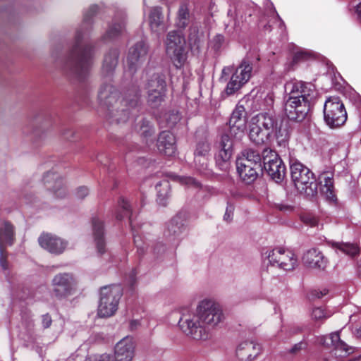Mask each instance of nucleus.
I'll list each match as a JSON object with an SVG mask.
<instances>
[{
	"label": "nucleus",
	"instance_id": "11",
	"mask_svg": "<svg viewBox=\"0 0 361 361\" xmlns=\"http://www.w3.org/2000/svg\"><path fill=\"white\" fill-rule=\"evenodd\" d=\"M264 259L271 266H276L285 271H292L298 266V259L290 250L276 247L263 253Z\"/></svg>",
	"mask_w": 361,
	"mask_h": 361
},
{
	"label": "nucleus",
	"instance_id": "59",
	"mask_svg": "<svg viewBox=\"0 0 361 361\" xmlns=\"http://www.w3.org/2000/svg\"><path fill=\"white\" fill-rule=\"evenodd\" d=\"M135 275L136 273L134 271L130 273L129 276V284L130 286H133V284L135 283Z\"/></svg>",
	"mask_w": 361,
	"mask_h": 361
},
{
	"label": "nucleus",
	"instance_id": "5",
	"mask_svg": "<svg viewBox=\"0 0 361 361\" xmlns=\"http://www.w3.org/2000/svg\"><path fill=\"white\" fill-rule=\"evenodd\" d=\"M289 164L291 180L298 191L307 197H315L319 183L314 173L297 159H290Z\"/></svg>",
	"mask_w": 361,
	"mask_h": 361
},
{
	"label": "nucleus",
	"instance_id": "52",
	"mask_svg": "<svg viewBox=\"0 0 361 361\" xmlns=\"http://www.w3.org/2000/svg\"><path fill=\"white\" fill-rule=\"evenodd\" d=\"M98 11V6L97 5H92L90 6V8L85 11L84 13V21L87 22L90 20V18L97 13Z\"/></svg>",
	"mask_w": 361,
	"mask_h": 361
},
{
	"label": "nucleus",
	"instance_id": "21",
	"mask_svg": "<svg viewBox=\"0 0 361 361\" xmlns=\"http://www.w3.org/2000/svg\"><path fill=\"white\" fill-rule=\"evenodd\" d=\"M207 37L202 27L193 23L189 27L188 41L192 52L200 53L204 46Z\"/></svg>",
	"mask_w": 361,
	"mask_h": 361
},
{
	"label": "nucleus",
	"instance_id": "17",
	"mask_svg": "<svg viewBox=\"0 0 361 361\" xmlns=\"http://www.w3.org/2000/svg\"><path fill=\"white\" fill-rule=\"evenodd\" d=\"M318 342L324 346H334L335 355L340 357L346 356L354 351L353 347L341 340L338 332L332 333L329 336H320L318 338Z\"/></svg>",
	"mask_w": 361,
	"mask_h": 361
},
{
	"label": "nucleus",
	"instance_id": "55",
	"mask_svg": "<svg viewBox=\"0 0 361 361\" xmlns=\"http://www.w3.org/2000/svg\"><path fill=\"white\" fill-rule=\"evenodd\" d=\"M89 194V190L85 186L79 187L76 192L75 195L78 199H83Z\"/></svg>",
	"mask_w": 361,
	"mask_h": 361
},
{
	"label": "nucleus",
	"instance_id": "3",
	"mask_svg": "<svg viewBox=\"0 0 361 361\" xmlns=\"http://www.w3.org/2000/svg\"><path fill=\"white\" fill-rule=\"evenodd\" d=\"M285 88L284 111L292 121L301 122L307 116L314 92V85L302 81L287 82Z\"/></svg>",
	"mask_w": 361,
	"mask_h": 361
},
{
	"label": "nucleus",
	"instance_id": "26",
	"mask_svg": "<svg viewBox=\"0 0 361 361\" xmlns=\"http://www.w3.org/2000/svg\"><path fill=\"white\" fill-rule=\"evenodd\" d=\"M157 146L160 153L168 156H173L176 151V138L172 133L168 130L159 133Z\"/></svg>",
	"mask_w": 361,
	"mask_h": 361
},
{
	"label": "nucleus",
	"instance_id": "60",
	"mask_svg": "<svg viewBox=\"0 0 361 361\" xmlns=\"http://www.w3.org/2000/svg\"><path fill=\"white\" fill-rule=\"evenodd\" d=\"M327 294V290H324L323 291H315L314 295L317 298H322L324 295Z\"/></svg>",
	"mask_w": 361,
	"mask_h": 361
},
{
	"label": "nucleus",
	"instance_id": "47",
	"mask_svg": "<svg viewBox=\"0 0 361 361\" xmlns=\"http://www.w3.org/2000/svg\"><path fill=\"white\" fill-rule=\"evenodd\" d=\"M85 361H112L111 356L108 353L92 354L89 355Z\"/></svg>",
	"mask_w": 361,
	"mask_h": 361
},
{
	"label": "nucleus",
	"instance_id": "62",
	"mask_svg": "<svg viewBox=\"0 0 361 361\" xmlns=\"http://www.w3.org/2000/svg\"><path fill=\"white\" fill-rule=\"evenodd\" d=\"M356 13L358 16V19L361 23V2L356 7Z\"/></svg>",
	"mask_w": 361,
	"mask_h": 361
},
{
	"label": "nucleus",
	"instance_id": "32",
	"mask_svg": "<svg viewBox=\"0 0 361 361\" xmlns=\"http://www.w3.org/2000/svg\"><path fill=\"white\" fill-rule=\"evenodd\" d=\"M118 51L117 49H111L104 55L102 73L104 77H110L113 75L115 68L118 64Z\"/></svg>",
	"mask_w": 361,
	"mask_h": 361
},
{
	"label": "nucleus",
	"instance_id": "36",
	"mask_svg": "<svg viewBox=\"0 0 361 361\" xmlns=\"http://www.w3.org/2000/svg\"><path fill=\"white\" fill-rule=\"evenodd\" d=\"M228 20L225 22V30L230 35L237 34L240 30V22L235 18V11L228 9Z\"/></svg>",
	"mask_w": 361,
	"mask_h": 361
},
{
	"label": "nucleus",
	"instance_id": "45",
	"mask_svg": "<svg viewBox=\"0 0 361 361\" xmlns=\"http://www.w3.org/2000/svg\"><path fill=\"white\" fill-rule=\"evenodd\" d=\"M178 218L176 217L171 219L168 225V232L175 235H179L183 230V224L178 221Z\"/></svg>",
	"mask_w": 361,
	"mask_h": 361
},
{
	"label": "nucleus",
	"instance_id": "15",
	"mask_svg": "<svg viewBox=\"0 0 361 361\" xmlns=\"http://www.w3.org/2000/svg\"><path fill=\"white\" fill-rule=\"evenodd\" d=\"M77 281L73 274L61 273L54 276L51 281L52 291L55 297L65 298L75 292Z\"/></svg>",
	"mask_w": 361,
	"mask_h": 361
},
{
	"label": "nucleus",
	"instance_id": "30",
	"mask_svg": "<svg viewBox=\"0 0 361 361\" xmlns=\"http://www.w3.org/2000/svg\"><path fill=\"white\" fill-rule=\"evenodd\" d=\"M16 240V228L14 225L4 220L0 222V250L4 245H12Z\"/></svg>",
	"mask_w": 361,
	"mask_h": 361
},
{
	"label": "nucleus",
	"instance_id": "34",
	"mask_svg": "<svg viewBox=\"0 0 361 361\" xmlns=\"http://www.w3.org/2000/svg\"><path fill=\"white\" fill-rule=\"evenodd\" d=\"M125 31V20L123 18L114 19L105 34V38L113 39L121 35Z\"/></svg>",
	"mask_w": 361,
	"mask_h": 361
},
{
	"label": "nucleus",
	"instance_id": "48",
	"mask_svg": "<svg viewBox=\"0 0 361 361\" xmlns=\"http://www.w3.org/2000/svg\"><path fill=\"white\" fill-rule=\"evenodd\" d=\"M224 43V37L222 35H216L211 40L210 45L215 51H219Z\"/></svg>",
	"mask_w": 361,
	"mask_h": 361
},
{
	"label": "nucleus",
	"instance_id": "9",
	"mask_svg": "<svg viewBox=\"0 0 361 361\" xmlns=\"http://www.w3.org/2000/svg\"><path fill=\"white\" fill-rule=\"evenodd\" d=\"M122 296L119 286H105L101 288L100 300L97 309L99 317H109L115 314Z\"/></svg>",
	"mask_w": 361,
	"mask_h": 361
},
{
	"label": "nucleus",
	"instance_id": "27",
	"mask_svg": "<svg viewBox=\"0 0 361 361\" xmlns=\"http://www.w3.org/2000/svg\"><path fill=\"white\" fill-rule=\"evenodd\" d=\"M44 183L48 190H52L57 197H64L66 189L63 179L54 172L47 173L43 178Z\"/></svg>",
	"mask_w": 361,
	"mask_h": 361
},
{
	"label": "nucleus",
	"instance_id": "37",
	"mask_svg": "<svg viewBox=\"0 0 361 361\" xmlns=\"http://www.w3.org/2000/svg\"><path fill=\"white\" fill-rule=\"evenodd\" d=\"M333 247L336 250H339L342 253L353 257L359 253L358 247L353 243H333Z\"/></svg>",
	"mask_w": 361,
	"mask_h": 361
},
{
	"label": "nucleus",
	"instance_id": "43",
	"mask_svg": "<svg viewBox=\"0 0 361 361\" xmlns=\"http://www.w3.org/2000/svg\"><path fill=\"white\" fill-rule=\"evenodd\" d=\"M210 149V145L207 141H200L196 145V149L195 150L194 155L209 156Z\"/></svg>",
	"mask_w": 361,
	"mask_h": 361
},
{
	"label": "nucleus",
	"instance_id": "2",
	"mask_svg": "<svg viewBox=\"0 0 361 361\" xmlns=\"http://www.w3.org/2000/svg\"><path fill=\"white\" fill-rule=\"evenodd\" d=\"M139 97V92L131 90L121 98L118 89L110 82H103L97 94L99 104L105 111L106 118L117 123L128 121L131 111L138 104Z\"/></svg>",
	"mask_w": 361,
	"mask_h": 361
},
{
	"label": "nucleus",
	"instance_id": "1",
	"mask_svg": "<svg viewBox=\"0 0 361 361\" xmlns=\"http://www.w3.org/2000/svg\"><path fill=\"white\" fill-rule=\"evenodd\" d=\"M224 319L222 310L212 300H204L197 307L196 312L184 310L178 321L180 329L195 340L206 339L205 326H215Z\"/></svg>",
	"mask_w": 361,
	"mask_h": 361
},
{
	"label": "nucleus",
	"instance_id": "41",
	"mask_svg": "<svg viewBox=\"0 0 361 361\" xmlns=\"http://www.w3.org/2000/svg\"><path fill=\"white\" fill-rule=\"evenodd\" d=\"M171 178L173 180L180 183L181 185L194 187L195 188L200 187V183L195 178L190 176H179L176 174H171Z\"/></svg>",
	"mask_w": 361,
	"mask_h": 361
},
{
	"label": "nucleus",
	"instance_id": "56",
	"mask_svg": "<svg viewBox=\"0 0 361 361\" xmlns=\"http://www.w3.org/2000/svg\"><path fill=\"white\" fill-rule=\"evenodd\" d=\"M52 322L51 316L49 314H45L42 316V323L44 329L49 328Z\"/></svg>",
	"mask_w": 361,
	"mask_h": 361
},
{
	"label": "nucleus",
	"instance_id": "61",
	"mask_svg": "<svg viewBox=\"0 0 361 361\" xmlns=\"http://www.w3.org/2000/svg\"><path fill=\"white\" fill-rule=\"evenodd\" d=\"M327 294V290H324L323 291H315L314 295L317 298H322L324 295Z\"/></svg>",
	"mask_w": 361,
	"mask_h": 361
},
{
	"label": "nucleus",
	"instance_id": "24",
	"mask_svg": "<svg viewBox=\"0 0 361 361\" xmlns=\"http://www.w3.org/2000/svg\"><path fill=\"white\" fill-rule=\"evenodd\" d=\"M302 260L305 266L312 269H324L328 264V259L323 253L315 248L306 251Z\"/></svg>",
	"mask_w": 361,
	"mask_h": 361
},
{
	"label": "nucleus",
	"instance_id": "51",
	"mask_svg": "<svg viewBox=\"0 0 361 361\" xmlns=\"http://www.w3.org/2000/svg\"><path fill=\"white\" fill-rule=\"evenodd\" d=\"M166 251V246L161 242L156 243L153 247L152 252L156 257L161 256Z\"/></svg>",
	"mask_w": 361,
	"mask_h": 361
},
{
	"label": "nucleus",
	"instance_id": "7",
	"mask_svg": "<svg viewBox=\"0 0 361 361\" xmlns=\"http://www.w3.org/2000/svg\"><path fill=\"white\" fill-rule=\"evenodd\" d=\"M277 124L274 115L271 112L260 113L251 121L249 137L256 145L264 143L273 133Z\"/></svg>",
	"mask_w": 361,
	"mask_h": 361
},
{
	"label": "nucleus",
	"instance_id": "33",
	"mask_svg": "<svg viewBox=\"0 0 361 361\" xmlns=\"http://www.w3.org/2000/svg\"><path fill=\"white\" fill-rule=\"evenodd\" d=\"M92 227L97 252L99 254H103L105 252L103 222L98 218H93Z\"/></svg>",
	"mask_w": 361,
	"mask_h": 361
},
{
	"label": "nucleus",
	"instance_id": "20",
	"mask_svg": "<svg viewBox=\"0 0 361 361\" xmlns=\"http://www.w3.org/2000/svg\"><path fill=\"white\" fill-rule=\"evenodd\" d=\"M229 133L240 137L246 128L245 111L243 106H237L229 119Z\"/></svg>",
	"mask_w": 361,
	"mask_h": 361
},
{
	"label": "nucleus",
	"instance_id": "64",
	"mask_svg": "<svg viewBox=\"0 0 361 361\" xmlns=\"http://www.w3.org/2000/svg\"><path fill=\"white\" fill-rule=\"evenodd\" d=\"M360 359V357H358L357 358L348 359L345 361H359Z\"/></svg>",
	"mask_w": 361,
	"mask_h": 361
},
{
	"label": "nucleus",
	"instance_id": "10",
	"mask_svg": "<svg viewBox=\"0 0 361 361\" xmlns=\"http://www.w3.org/2000/svg\"><path fill=\"white\" fill-rule=\"evenodd\" d=\"M344 104L338 97H329L324 105V120L331 128L342 126L347 120Z\"/></svg>",
	"mask_w": 361,
	"mask_h": 361
},
{
	"label": "nucleus",
	"instance_id": "14",
	"mask_svg": "<svg viewBox=\"0 0 361 361\" xmlns=\"http://www.w3.org/2000/svg\"><path fill=\"white\" fill-rule=\"evenodd\" d=\"M166 85L164 75L154 73L146 84L147 102L153 108L158 107L166 95Z\"/></svg>",
	"mask_w": 361,
	"mask_h": 361
},
{
	"label": "nucleus",
	"instance_id": "25",
	"mask_svg": "<svg viewBox=\"0 0 361 361\" xmlns=\"http://www.w3.org/2000/svg\"><path fill=\"white\" fill-rule=\"evenodd\" d=\"M261 350L259 344L252 341H245L237 347L236 355L243 361H252L260 354Z\"/></svg>",
	"mask_w": 361,
	"mask_h": 361
},
{
	"label": "nucleus",
	"instance_id": "23",
	"mask_svg": "<svg viewBox=\"0 0 361 361\" xmlns=\"http://www.w3.org/2000/svg\"><path fill=\"white\" fill-rule=\"evenodd\" d=\"M149 24L152 32L158 36L164 34L169 27L164 21L162 8L159 6L153 7L149 14Z\"/></svg>",
	"mask_w": 361,
	"mask_h": 361
},
{
	"label": "nucleus",
	"instance_id": "22",
	"mask_svg": "<svg viewBox=\"0 0 361 361\" xmlns=\"http://www.w3.org/2000/svg\"><path fill=\"white\" fill-rule=\"evenodd\" d=\"M236 169L240 180L244 183L250 185L257 179L262 169L260 166L257 167L245 161L244 163L236 161Z\"/></svg>",
	"mask_w": 361,
	"mask_h": 361
},
{
	"label": "nucleus",
	"instance_id": "29",
	"mask_svg": "<svg viewBox=\"0 0 361 361\" xmlns=\"http://www.w3.org/2000/svg\"><path fill=\"white\" fill-rule=\"evenodd\" d=\"M318 180L320 184L321 194L329 201H336V197L334 185V174L329 171L322 172L319 174Z\"/></svg>",
	"mask_w": 361,
	"mask_h": 361
},
{
	"label": "nucleus",
	"instance_id": "28",
	"mask_svg": "<svg viewBox=\"0 0 361 361\" xmlns=\"http://www.w3.org/2000/svg\"><path fill=\"white\" fill-rule=\"evenodd\" d=\"M193 18L189 3L182 2L176 11L174 25L178 30H185L192 22Z\"/></svg>",
	"mask_w": 361,
	"mask_h": 361
},
{
	"label": "nucleus",
	"instance_id": "40",
	"mask_svg": "<svg viewBox=\"0 0 361 361\" xmlns=\"http://www.w3.org/2000/svg\"><path fill=\"white\" fill-rule=\"evenodd\" d=\"M331 316V313L322 307H315L312 310V319L319 324H322L326 319Z\"/></svg>",
	"mask_w": 361,
	"mask_h": 361
},
{
	"label": "nucleus",
	"instance_id": "12",
	"mask_svg": "<svg viewBox=\"0 0 361 361\" xmlns=\"http://www.w3.org/2000/svg\"><path fill=\"white\" fill-rule=\"evenodd\" d=\"M231 136V134L224 133L214 145L216 166L223 171L229 169L233 153V140Z\"/></svg>",
	"mask_w": 361,
	"mask_h": 361
},
{
	"label": "nucleus",
	"instance_id": "18",
	"mask_svg": "<svg viewBox=\"0 0 361 361\" xmlns=\"http://www.w3.org/2000/svg\"><path fill=\"white\" fill-rule=\"evenodd\" d=\"M39 245L49 252L60 255L66 250L68 242L51 233H42L38 238Z\"/></svg>",
	"mask_w": 361,
	"mask_h": 361
},
{
	"label": "nucleus",
	"instance_id": "63",
	"mask_svg": "<svg viewBox=\"0 0 361 361\" xmlns=\"http://www.w3.org/2000/svg\"><path fill=\"white\" fill-rule=\"evenodd\" d=\"M232 68L231 67H225L222 70V74L223 75H228L229 73L231 71Z\"/></svg>",
	"mask_w": 361,
	"mask_h": 361
},
{
	"label": "nucleus",
	"instance_id": "16",
	"mask_svg": "<svg viewBox=\"0 0 361 361\" xmlns=\"http://www.w3.org/2000/svg\"><path fill=\"white\" fill-rule=\"evenodd\" d=\"M148 46L144 41L137 42L129 49L127 56V66L130 72L135 73L146 61Z\"/></svg>",
	"mask_w": 361,
	"mask_h": 361
},
{
	"label": "nucleus",
	"instance_id": "46",
	"mask_svg": "<svg viewBox=\"0 0 361 361\" xmlns=\"http://www.w3.org/2000/svg\"><path fill=\"white\" fill-rule=\"evenodd\" d=\"M208 157L209 156L194 155L195 164L199 171H202L207 169L208 165Z\"/></svg>",
	"mask_w": 361,
	"mask_h": 361
},
{
	"label": "nucleus",
	"instance_id": "19",
	"mask_svg": "<svg viewBox=\"0 0 361 361\" xmlns=\"http://www.w3.org/2000/svg\"><path fill=\"white\" fill-rule=\"evenodd\" d=\"M135 348V344L132 337L122 338L115 345L114 361H132Z\"/></svg>",
	"mask_w": 361,
	"mask_h": 361
},
{
	"label": "nucleus",
	"instance_id": "49",
	"mask_svg": "<svg viewBox=\"0 0 361 361\" xmlns=\"http://www.w3.org/2000/svg\"><path fill=\"white\" fill-rule=\"evenodd\" d=\"M308 343L305 340H302L300 342L295 343L289 350L291 354L298 355L302 350H305L307 348Z\"/></svg>",
	"mask_w": 361,
	"mask_h": 361
},
{
	"label": "nucleus",
	"instance_id": "57",
	"mask_svg": "<svg viewBox=\"0 0 361 361\" xmlns=\"http://www.w3.org/2000/svg\"><path fill=\"white\" fill-rule=\"evenodd\" d=\"M276 207L279 210L285 212H291L293 209L292 206L287 204H283V203L276 204Z\"/></svg>",
	"mask_w": 361,
	"mask_h": 361
},
{
	"label": "nucleus",
	"instance_id": "6",
	"mask_svg": "<svg viewBox=\"0 0 361 361\" xmlns=\"http://www.w3.org/2000/svg\"><path fill=\"white\" fill-rule=\"evenodd\" d=\"M257 52L249 51L236 68L228 82L225 92L228 95L233 94L248 82L252 75L253 66L259 61Z\"/></svg>",
	"mask_w": 361,
	"mask_h": 361
},
{
	"label": "nucleus",
	"instance_id": "35",
	"mask_svg": "<svg viewBox=\"0 0 361 361\" xmlns=\"http://www.w3.org/2000/svg\"><path fill=\"white\" fill-rule=\"evenodd\" d=\"M262 155L252 149H245L242 152V157L238 158L236 161L244 163L245 161H247L252 165L262 166Z\"/></svg>",
	"mask_w": 361,
	"mask_h": 361
},
{
	"label": "nucleus",
	"instance_id": "42",
	"mask_svg": "<svg viewBox=\"0 0 361 361\" xmlns=\"http://www.w3.org/2000/svg\"><path fill=\"white\" fill-rule=\"evenodd\" d=\"M155 188L160 202L164 200L169 196V183L167 180H163L157 183Z\"/></svg>",
	"mask_w": 361,
	"mask_h": 361
},
{
	"label": "nucleus",
	"instance_id": "8",
	"mask_svg": "<svg viewBox=\"0 0 361 361\" xmlns=\"http://www.w3.org/2000/svg\"><path fill=\"white\" fill-rule=\"evenodd\" d=\"M165 46L166 54L173 66L178 69L181 68L188 58L183 35L177 30L170 31L166 35Z\"/></svg>",
	"mask_w": 361,
	"mask_h": 361
},
{
	"label": "nucleus",
	"instance_id": "50",
	"mask_svg": "<svg viewBox=\"0 0 361 361\" xmlns=\"http://www.w3.org/2000/svg\"><path fill=\"white\" fill-rule=\"evenodd\" d=\"M302 221L309 225L310 226L314 227L318 224V219L317 216L312 214H305L301 217Z\"/></svg>",
	"mask_w": 361,
	"mask_h": 361
},
{
	"label": "nucleus",
	"instance_id": "53",
	"mask_svg": "<svg viewBox=\"0 0 361 361\" xmlns=\"http://www.w3.org/2000/svg\"><path fill=\"white\" fill-rule=\"evenodd\" d=\"M0 267L3 270H7L8 269L7 255L5 252L4 247H1V250H0Z\"/></svg>",
	"mask_w": 361,
	"mask_h": 361
},
{
	"label": "nucleus",
	"instance_id": "13",
	"mask_svg": "<svg viewBox=\"0 0 361 361\" xmlns=\"http://www.w3.org/2000/svg\"><path fill=\"white\" fill-rule=\"evenodd\" d=\"M262 161L268 176L276 183L281 182L286 176V166L277 153L271 149H264Z\"/></svg>",
	"mask_w": 361,
	"mask_h": 361
},
{
	"label": "nucleus",
	"instance_id": "54",
	"mask_svg": "<svg viewBox=\"0 0 361 361\" xmlns=\"http://www.w3.org/2000/svg\"><path fill=\"white\" fill-rule=\"evenodd\" d=\"M233 211L234 207L232 204H228L224 216V220L227 222H231L233 219Z\"/></svg>",
	"mask_w": 361,
	"mask_h": 361
},
{
	"label": "nucleus",
	"instance_id": "44",
	"mask_svg": "<svg viewBox=\"0 0 361 361\" xmlns=\"http://www.w3.org/2000/svg\"><path fill=\"white\" fill-rule=\"evenodd\" d=\"M166 126L173 128L180 120V115L178 111H171L165 115Z\"/></svg>",
	"mask_w": 361,
	"mask_h": 361
},
{
	"label": "nucleus",
	"instance_id": "38",
	"mask_svg": "<svg viewBox=\"0 0 361 361\" xmlns=\"http://www.w3.org/2000/svg\"><path fill=\"white\" fill-rule=\"evenodd\" d=\"M310 52L305 50H300L295 53L292 60L286 64V71H290L295 69V66L300 61H305L310 57Z\"/></svg>",
	"mask_w": 361,
	"mask_h": 361
},
{
	"label": "nucleus",
	"instance_id": "39",
	"mask_svg": "<svg viewBox=\"0 0 361 361\" xmlns=\"http://www.w3.org/2000/svg\"><path fill=\"white\" fill-rule=\"evenodd\" d=\"M137 131L141 136L147 138L154 133V128L149 121L142 119L137 124Z\"/></svg>",
	"mask_w": 361,
	"mask_h": 361
},
{
	"label": "nucleus",
	"instance_id": "58",
	"mask_svg": "<svg viewBox=\"0 0 361 361\" xmlns=\"http://www.w3.org/2000/svg\"><path fill=\"white\" fill-rule=\"evenodd\" d=\"M353 334L357 338L361 339V326L355 327L353 331Z\"/></svg>",
	"mask_w": 361,
	"mask_h": 361
},
{
	"label": "nucleus",
	"instance_id": "31",
	"mask_svg": "<svg viewBox=\"0 0 361 361\" xmlns=\"http://www.w3.org/2000/svg\"><path fill=\"white\" fill-rule=\"evenodd\" d=\"M118 204L119 208L122 209L123 214H121V212H118L116 214V219L118 220H121V219H123V218L124 216L129 217V221L130 223V226H131V228L133 231V235L134 237V243H135L136 247H137L138 252H140L141 253H142L144 252V250H143V247L141 246V244L140 242V240L137 238V237L135 234V226L133 224V220H132V217H131L130 205L123 197H121L119 199V200L118 202Z\"/></svg>",
	"mask_w": 361,
	"mask_h": 361
},
{
	"label": "nucleus",
	"instance_id": "4",
	"mask_svg": "<svg viewBox=\"0 0 361 361\" xmlns=\"http://www.w3.org/2000/svg\"><path fill=\"white\" fill-rule=\"evenodd\" d=\"M82 35L78 32L73 46L62 65V69L67 74L79 80L85 79L92 66V49L82 42Z\"/></svg>",
	"mask_w": 361,
	"mask_h": 361
}]
</instances>
